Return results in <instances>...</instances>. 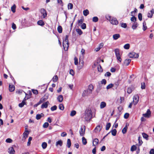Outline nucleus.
Segmentation results:
<instances>
[{
    "mask_svg": "<svg viewBox=\"0 0 154 154\" xmlns=\"http://www.w3.org/2000/svg\"><path fill=\"white\" fill-rule=\"evenodd\" d=\"M85 119L87 121H89L92 118V113L91 109H87L85 111Z\"/></svg>",
    "mask_w": 154,
    "mask_h": 154,
    "instance_id": "f257e3e1",
    "label": "nucleus"
},
{
    "mask_svg": "<svg viewBox=\"0 0 154 154\" xmlns=\"http://www.w3.org/2000/svg\"><path fill=\"white\" fill-rule=\"evenodd\" d=\"M68 37V35H66L63 41V46L65 51L67 50L69 46Z\"/></svg>",
    "mask_w": 154,
    "mask_h": 154,
    "instance_id": "f03ea898",
    "label": "nucleus"
},
{
    "mask_svg": "<svg viewBox=\"0 0 154 154\" xmlns=\"http://www.w3.org/2000/svg\"><path fill=\"white\" fill-rule=\"evenodd\" d=\"M40 12L42 15V18H45L47 15V12L46 10L44 8H41L40 9Z\"/></svg>",
    "mask_w": 154,
    "mask_h": 154,
    "instance_id": "7ed1b4c3",
    "label": "nucleus"
},
{
    "mask_svg": "<svg viewBox=\"0 0 154 154\" xmlns=\"http://www.w3.org/2000/svg\"><path fill=\"white\" fill-rule=\"evenodd\" d=\"M151 112L149 109H148L146 113L143 114V116L146 118H149L151 116Z\"/></svg>",
    "mask_w": 154,
    "mask_h": 154,
    "instance_id": "20e7f679",
    "label": "nucleus"
},
{
    "mask_svg": "<svg viewBox=\"0 0 154 154\" xmlns=\"http://www.w3.org/2000/svg\"><path fill=\"white\" fill-rule=\"evenodd\" d=\"M139 97L137 95H134L133 97V102H134V104L136 105L138 103L139 101Z\"/></svg>",
    "mask_w": 154,
    "mask_h": 154,
    "instance_id": "39448f33",
    "label": "nucleus"
},
{
    "mask_svg": "<svg viewBox=\"0 0 154 154\" xmlns=\"http://www.w3.org/2000/svg\"><path fill=\"white\" fill-rule=\"evenodd\" d=\"M85 126L84 125L83 128L81 127L80 130L79 131L80 135L81 136H83L84 135L85 132Z\"/></svg>",
    "mask_w": 154,
    "mask_h": 154,
    "instance_id": "423d86ee",
    "label": "nucleus"
},
{
    "mask_svg": "<svg viewBox=\"0 0 154 154\" xmlns=\"http://www.w3.org/2000/svg\"><path fill=\"white\" fill-rule=\"evenodd\" d=\"M112 25H117L118 23V21L116 18H112L110 22Z\"/></svg>",
    "mask_w": 154,
    "mask_h": 154,
    "instance_id": "0eeeda50",
    "label": "nucleus"
},
{
    "mask_svg": "<svg viewBox=\"0 0 154 154\" xmlns=\"http://www.w3.org/2000/svg\"><path fill=\"white\" fill-rule=\"evenodd\" d=\"M154 14V10L153 8L148 12L147 14V17L149 18H151L152 17L153 14Z\"/></svg>",
    "mask_w": 154,
    "mask_h": 154,
    "instance_id": "6e6552de",
    "label": "nucleus"
},
{
    "mask_svg": "<svg viewBox=\"0 0 154 154\" xmlns=\"http://www.w3.org/2000/svg\"><path fill=\"white\" fill-rule=\"evenodd\" d=\"M49 104V102L48 101H47L46 102L43 103L41 105V108L42 109H43L44 108H46L48 106V105Z\"/></svg>",
    "mask_w": 154,
    "mask_h": 154,
    "instance_id": "1a4fd4ad",
    "label": "nucleus"
},
{
    "mask_svg": "<svg viewBox=\"0 0 154 154\" xmlns=\"http://www.w3.org/2000/svg\"><path fill=\"white\" fill-rule=\"evenodd\" d=\"M129 125L128 124L126 123L125 126L122 130V132L123 134H125L128 129V126Z\"/></svg>",
    "mask_w": 154,
    "mask_h": 154,
    "instance_id": "9d476101",
    "label": "nucleus"
},
{
    "mask_svg": "<svg viewBox=\"0 0 154 154\" xmlns=\"http://www.w3.org/2000/svg\"><path fill=\"white\" fill-rule=\"evenodd\" d=\"M131 61V60L130 59H125L124 62V63L125 65L127 66L128 65Z\"/></svg>",
    "mask_w": 154,
    "mask_h": 154,
    "instance_id": "9b49d317",
    "label": "nucleus"
},
{
    "mask_svg": "<svg viewBox=\"0 0 154 154\" xmlns=\"http://www.w3.org/2000/svg\"><path fill=\"white\" fill-rule=\"evenodd\" d=\"M114 52L116 57L121 56L120 53L119 49L116 48L115 49Z\"/></svg>",
    "mask_w": 154,
    "mask_h": 154,
    "instance_id": "f8f14e48",
    "label": "nucleus"
},
{
    "mask_svg": "<svg viewBox=\"0 0 154 154\" xmlns=\"http://www.w3.org/2000/svg\"><path fill=\"white\" fill-rule=\"evenodd\" d=\"M102 128V126L98 125L94 129V131L95 132H97V131H96L97 130V131H100L101 130Z\"/></svg>",
    "mask_w": 154,
    "mask_h": 154,
    "instance_id": "ddd939ff",
    "label": "nucleus"
},
{
    "mask_svg": "<svg viewBox=\"0 0 154 154\" xmlns=\"http://www.w3.org/2000/svg\"><path fill=\"white\" fill-rule=\"evenodd\" d=\"M9 91L10 92H11L15 90L14 86L13 85H11L10 84H9Z\"/></svg>",
    "mask_w": 154,
    "mask_h": 154,
    "instance_id": "4468645a",
    "label": "nucleus"
},
{
    "mask_svg": "<svg viewBox=\"0 0 154 154\" xmlns=\"http://www.w3.org/2000/svg\"><path fill=\"white\" fill-rule=\"evenodd\" d=\"M29 134V131L28 130L26 131H25L23 133V138H24L25 139H26L28 137Z\"/></svg>",
    "mask_w": 154,
    "mask_h": 154,
    "instance_id": "2eb2a0df",
    "label": "nucleus"
},
{
    "mask_svg": "<svg viewBox=\"0 0 154 154\" xmlns=\"http://www.w3.org/2000/svg\"><path fill=\"white\" fill-rule=\"evenodd\" d=\"M37 24L39 26H43L45 25V23L42 20H40L37 22Z\"/></svg>",
    "mask_w": 154,
    "mask_h": 154,
    "instance_id": "dca6fc26",
    "label": "nucleus"
},
{
    "mask_svg": "<svg viewBox=\"0 0 154 154\" xmlns=\"http://www.w3.org/2000/svg\"><path fill=\"white\" fill-rule=\"evenodd\" d=\"M120 34H114L113 35V38L114 40H116L120 37Z\"/></svg>",
    "mask_w": 154,
    "mask_h": 154,
    "instance_id": "f3484780",
    "label": "nucleus"
},
{
    "mask_svg": "<svg viewBox=\"0 0 154 154\" xmlns=\"http://www.w3.org/2000/svg\"><path fill=\"white\" fill-rule=\"evenodd\" d=\"M134 87L132 86H131V87H128V88L127 92L128 94H130L131 93L133 90H134Z\"/></svg>",
    "mask_w": 154,
    "mask_h": 154,
    "instance_id": "a211bd4d",
    "label": "nucleus"
},
{
    "mask_svg": "<svg viewBox=\"0 0 154 154\" xmlns=\"http://www.w3.org/2000/svg\"><path fill=\"white\" fill-rule=\"evenodd\" d=\"M63 100V96L62 95H59L57 97V100L60 102H62Z\"/></svg>",
    "mask_w": 154,
    "mask_h": 154,
    "instance_id": "6ab92c4d",
    "label": "nucleus"
},
{
    "mask_svg": "<svg viewBox=\"0 0 154 154\" xmlns=\"http://www.w3.org/2000/svg\"><path fill=\"white\" fill-rule=\"evenodd\" d=\"M8 152L10 154H14L15 153V150L13 147H11L9 148Z\"/></svg>",
    "mask_w": 154,
    "mask_h": 154,
    "instance_id": "aec40b11",
    "label": "nucleus"
},
{
    "mask_svg": "<svg viewBox=\"0 0 154 154\" xmlns=\"http://www.w3.org/2000/svg\"><path fill=\"white\" fill-rule=\"evenodd\" d=\"M88 91H89V94H91L92 93L93 90L94 89V87L92 85H90L88 86Z\"/></svg>",
    "mask_w": 154,
    "mask_h": 154,
    "instance_id": "412c9836",
    "label": "nucleus"
},
{
    "mask_svg": "<svg viewBox=\"0 0 154 154\" xmlns=\"http://www.w3.org/2000/svg\"><path fill=\"white\" fill-rule=\"evenodd\" d=\"M106 106V103L105 102H102L100 104V108L101 109L105 107Z\"/></svg>",
    "mask_w": 154,
    "mask_h": 154,
    "instance_id": "4be33fe9",
    "label": "nucleus"
},
{
    "mask_svg": "<svg viewBox=\"0 0 154 154\" xmlns=\"http://www.w3.org/2000/svg\"><path fill=\"white\" fill-rule=\"evenodd\" d=\"M143 137L147 140H148L149 136L145 133H143L142 134Z\"/></svg>",
    "mask_w": 154,
    "mask_h": 154,
    "instance_id": "5701e85b",
    "label": "nucleus"
},
{
    "mask_svg": "<svg viewBox=\"0 0 154 154\" xmlns=\"http://www.w3.org/2000/svg\"><path fill=\"white\" fill-rule=\"evenodd\" d=\"M110 132H111L113 136H115L116 135L117 133V131L116 129H114L112 130Z\"/></svg>",
    "mask_w": 154,
    "mask_h": 154,
    "instance_id": "b1692460",
    "label": "nucleus"
},
{
    "mask_svg": "<svg viewBox=\"0 0 154 154\" xmlns=\"http://www.w3.org/2000/svg\"><path fill=\"white\" fill-rule=\"evenodd\" d=\"M56 146L60 145V146H61L63 144V142L61 140H59L56 142Z\"/></svg>",
    "mask_w": 154,
    "mask_h": 154,
    "instance_id": "393cba45",
    "label": "nucleus"
},
{
    "mask_svg": "<svg viewBox=\"0 0 154 154\" xmlns=\"http://www.w3.org/2000/svg\"><path fill=\"white\" fill-rule=\"evenodd\" d=\"M138 25L137 23H134L132 25V28L134 30L138 26Z\"/></svg>",
    "mask_w": 154,
    "mask_h": 154,
    "instance_id": "a878e982",
    "label": "nucleus"
},
{
    "mask_svg": "<svg viewBox=\"0 0 154 154\" xmlns=\"http://www.w3.org/2000/svg\"><path fill=\"white\" fill-rule=\"evenodd\" d=\"M131 16H132V17L131 18V21L132 22L135 23L137 21V18L132 14H131Z\"/></svg>",
    "mask_w": 154,
    "mask_h": 154,
    "instance_id": "bb28decb",
    "label": "nucleus"
},
{
    "mask_svg": "<svg viewBox=\"0 0 154 154\" xmlns=\"http://www.w3.org/2000/svg\"><path fill=\"white\" fill-rule=\"evenodd\" d=\"M83 15L86 16H87L89 14V11L88 9H86L83 11Z\"/></svg>",
    "mask_w": 154,
    "mask_h": 154,
    "instance_id": "cd10ccee",
    "label": "nucleus"
},
{
    "mask_svg": "<svg viewBox=\"0 0 154 154\" xmlns=\"http://www.w3.org/2000/svg\"><path fill=\"white\" fill-rule=\"evenodd\" d=\"M143 29L144 31L146 30L147 29V27L146 26V23L145 21H144L143 23Z\"/></svg>",
    "mask_w": 154,
    "mask_h": 154,
    "instance_id": "c85d7f7f",
    "label": "nucleus"
},
{
    "mask_svg": "<svg viewBox=\"0 0 154 154\" xmlns=\"http://www.w3.org/2000/svg\"><path fill=\"white\" fill-rule=\"evenodd\" d=\"M67 146L68 148H69L70 147L71 145V140L69 139H68L67 140Z\"/></svg>",
    "mask_w": 154,
    "mask_h": 154,
    "instance_id": "c756f323",
    "label": "nucleus"
},
{
    "mask_svg": "<svg viewBox=\"0 0 154 154\" xmlns=\"http://www.w3.org/2000/svg\"><path fill=\"white\" fill-rule=\"evenodd\" d=\"M58 79V77L57 75H55L52 78V80L54 82H56Z\"/></svg>",
    "mask_w": 154,
    "mask_h": 154,
    "instance_id": "7c9ffc66",
    "label": "nucleus"
},
{
    "mask_svg": "<svg viewBox=\"0 0 154 154\" xmlns=\"http://www.w3.org/2000/svg\"><path fill=\"white\" fill-rule=\"evenodd\" d=\"M16 8V6L15 4H14L11 7V9L12 11L14 13L15 12V9Z\"/></svg>",
    "mask_w": 154,
    "mask_h": 154,
    "instance_id": "2f4dec72",
    "label": "nucleus"
},
{
    "mask_svg": "<svg viewBox=\"0 0 154 154\" xmlns=\"http://www.w3.org/2000/svg\"><path fill=\"white\" fill-rule=\"evenodd\" d=\"M97 70L98 72H102L103 69L100 64H99L98 65Z\"/></svg>",
    "mask_w": 154,
    "mask_h": 154,
    "instance_id": "473e14b6",
    "label": "nucleus"
},
{
    "mask_svg": "<svg viewBox=\"0 0 154 154\" xmlns=\"http://www.w3.org/2000/svg\"><path fill=\"white\" fill-rule=\"evenodd\" d=\"M57 31L59 33H61L62 32V28L60 26H59L57 27Z\"/></svg>",
    "mask_w": 154,
    "mask_h": 154,
    "instance_id": "72a5a7b5",
    "label": "nucleus"
},
{
    "mask_svg": "<svg viewBox=\"0 0 154 154\" xmlns=\"http://www.w3.org/2000/svg\"><path fill=\"white\" fill-rule=\"evenodd\" d=\"M26 103V102H24V101H22V102L20 103L18 106L20 107H22Z\"/></svg>",
    "mask_w": 154,
    "mask_h": 154,
    "instance_id": "f704fd0d",
    "label": "nucleus"
},
{
    "mask_svg": "<svg viewBox=\"0 0 154 154\" xmlns=\"http://www.w3.org/2000/svg\"><path fill=\"white\" fill-rule=\"evenodd\" d=\"M135 54V53L134 52H131L129 53L128 54V56H129L130 58H134V55Z\"/></svg>",
    "mask_w": 154,
    "mask_h": 154,
    "instance_id": "c9c22d12",
    "label": "nucleus"
},
{
    "mask_svg": "<svg viewBox=\"0 0 154 154\" xmlns=\"http://www.w3.org/2000/svg\"><path fill=\"white\" fill-rule=\"evenodd\" d=\"M76 31L79 35H81L83 33L82 31L80 29H76Z\"/></svg>",
    "mask_w": 154,
    "mask_h": 154,
    "instance_id": "e433bc0d",
    "label": "nucleus"
},
{
    "mask_svg": "<svg viewBox=\"0 0 154 154\" xmlns=\"http://www.w3.org/2000/svg\"><path fill=\"white\" fill-rule=\"evenodd\" d=\"M137 149V147L135 145H133L131 147V151L133 152L136 150Z\"/></svg>",
    "mask_w": 154,
    "mask_h": 154,
    "instance_id": "4c0bfd02",
    "label": "nucleus"
},
{
    "mask_svg": "<svg viewBox=\"0 0 154 154\" xmlns=\"http://www.w3.org/2000/svg\"><path fill=\"white\" fill-rule=\"evenodd\" d=\"M67 7L68 9H72L73 8V5L72 3H69Z\"/></svg>",
    "mask_w": 154,
    "mask_h": 154,
    "instance_id": "58836bf2",
    "label": "nucleus"
},
{
    "mask_svg": "<svg viewBox=\"0 0 154 154\" xmlns=\"http://www.w3.org/2000/svg\"><path fill=\"white\" fill-rule=\"evenodd\" d=\"M82 142L83 144L84 145H86L87 143L86 139L84 137H82Z\"/></svg>",
    "mask_w": 154,
    "mask_h": 154,
    "instance_id": "ea45409f",
    "label": "nucleus"
},
{
    "mask_svg": "<svg viewBox=\"0 0 154 154\" xmlns=\"http://www.w3.org/2000/svg\"><path fill=\"white\" fill-rule=\"evenodd\" d=\"M111 125V124L110 123H108L106 124V130H108L110 128Z\"/></svg>",
    "mask_w": 154,
    "mask_h": 154,
    "instance_id": "a19ab883",
    "label": "nucleus"
},
{
    "mask_svg": "<svg viewBox=\"0 0 154 154\" xmlns=\"http://www.w3.org/2000/svg\"><path fill=\"white\" fill-rule=\"evenodd\" d=\"M106 18L107 19V20H109L110 22L111 20L112 19V17L111 16L109 15H107L106 16Z\"/></svg>",
    "mask_w": 154,
    "mask_h": 154,
    "instance_id": "79ce46f5",
    "label": "nucleus"
},
{
    "mask_svg": "<svg viewBox=\"0 0 154 154\" xmlns=\"http://www.w3.org/2000/svg\"><path fill=\"white\" fill-rule=\"evenodd\" d=\"M42 146L43 149H45L47 147V144L46 143L44 142L42 143Z\"/></svg>",
    "mask_w": 154,
    "mask_h": 154,
    "instance_id": "37998d69",
    "label": "nucleus"
},
{
    "mask_svg": "<svg viewBox=\"0 0 154 154\" xmlns=\"http://www.w3.org/2000/svg\"><path fill=\"white\" fill-rule=\"evenodd\" d=\"M130 48V44H126L124 46V48L125 49H128Z\"/></svg>",
    "mask_w": 154,
    "mask_h": 154,
    "instance_id": "c03bdc74",
    "label": "nucleus"
},
{
    "mask_svg": "<svg viewBox=\"0 0 154 154\" xmlns=\"http://www.w3.org/2000/svg\"><path fill=\"white\" fill-rule=\"evenodd\" d=\"M98 18L97 17H94L92 18V21L94 22H96L98 20Z\"/></svg>",
    "mask_w": 154,
    "mask_h": 154,
    "instance_id": "a18cd8bd",
    "label": "nucleus"
},
{
    "mask_svg": "<svg viewBox=\"0 0 154 154\" xmlns=\"http://www.w3.org/2000/svg\"><path fill=\"white\" fill-rule=\"evenodd\" d=\"M59 109L61 110H63L64 109V106L62 104H60L59 106Z\"/></svg>",
    "mask_w": 154,
    "mask_h": 154,
    "instance_id": "49530a36",
    "label": "nucleus"
},
{
    "mask_svg": "<svg viewBox=\"0 0 154 154\" xmlns=\"http://www.w3.org/2000/svg\"><path fill=\"white\" fill-rule=\"evenodd\" d=\"M32 139V137H29L28 139V142H27V145L29 146L31 144V141Z\"/></svg>",
    "mask_w": 154,
    "mask_h": 154,
    "instance_id": "de8ad7c7",
    "label": "nucleus"
},
{
    "mask_svg": "<svg viewBox=\"0 0 154 154\" xmlns=\"http://www.w3.org/2000/svg\"><path fill=\"white\" fill-rule=\"evenodd\" d=\"M57 107L56 105H54L51 107V111H54L57 109Z\"/></svg>",
    "mask_w": 154,
    "mask_h": 154,
    "instance_id": "09e8293b",
    "label": "nucleus"
},
{
    "mask_svg": "<svg viewBox=\"0 0 154 154\" xmlns=\"http://www.w3.org/2000/svg\"><path fill=\"white\" fill-rule=\"evenodd\" d=\"M81 27L83 29H85L86 28V24L85 23H83L81 24Z\"/></svg>",
    "mask_w": 154,
    "mask_h": 154,
    "instance_id": "8fccbe9b",
    "label": "nucleus"
},
{
    "mask_svg": "<svg viewBox=\"0 0 154 154\" xmlns=\"http://www.w3.org/2000/svg\"><path fill=\"white\" fill-rule=\"evenodd\" d=\"M114 85L112 83L108 85L106 87V89H109L113 86Z\"/></svg>",
    "mask_w": 154,
    "mask_h": 154,
    "instance_id": "3c124183",
    "label": "nucleus"
},
{
    "mask_svg": "<svg viewBox=\"0 0 154 154\" xmlns=\"http://www.w3.org/2000/svg\"><path fill=\"white\" fill-rule=\"evenodd\" d=\"M76 114V112L75 110H72L70 113V116H73Z\"/></svg>",
    "mask_w": 154,
    "mask_h": 154,
    "instance_id": "603ef678",
    "label": "nucleus"
},
{
    "mask_svg": "<svg viewBox=\"0 0 154 154\" xmlns=\"http://www.w3.org/2000/svg\"><path fill=\"white\" fill-rule=\"evenodd\" d=\"M138 18L140 21L142 20V14L141 13H139L138 14Z\"/></svg>",
    "mask_w": 154,
    "mask_h": 154,
    "instance_id": "864d4df0",
    "label": "nucleus"
},
{
    "mask_svg": "<svg viewBox=\"0 0 154 154\" xmlns=\"http://www.w3.org/2000/svg\"><path fill=\"white\" fill-rule=\"evenodd\" d=\"M99 142V140L97 138H95L94 139L93 142V145L94 146H95V145L94 144V143H95L96 144H97Z\"/></svg>",
    "mask_w": 154,
    "mask_h": 154,
    "instance_id": "5fc2aeb1",
    "label": "nucleus"
},
{
    "mask_svg": "<svg viewBox=\"0 0 154 154\" xmlns=\"http://www.w3.org/2000/svg\"><path fill=\"white\" fill-rule=\"evenodd\" d=\"M32 93L35 95H37L38 94V91L37 90L32 89Z\"/></svg>",
    "mask_w": 154,
    "mask_h": 154,
    "instance_id": "6e6d98bb",
    "label": "nucleus"
},
{
    "mask_svg": "<svg viewBox=\"0 0 154 154\" xmlns=\"http://www.w3.org/2000/svg\"><path fill=\"white\" fill-rule=\"evenodd\" d=\"M49 123L47 122H46L43 124V127L44 128H47L49 126Z\"/></svg>",
    "mask_w": 154,
    "mask_h": 154,
    "instance_id": "4d7b16f0",
    "label": "nucleus"
},
{
    "mask_svg": "<svg viewBox=\"0 0 154 154\" xmlns=\"http://www.w3.org/2000/svg\"><path fill=\"white\" fill-rule=\"evenodd\" d=\"M74 64L75 65H77L78 64V59L76 57H75L74 58Z\"/></svg>",
    "mask_w": 154,
    "mask_h": 154,
    "instance_id": "13d9d810",
    "label": "nucleus"
},
{
    "mask_svg": "<svg viewBox=\"0 0 154 154\" xmlns=\"http://www.w3.org/2000/svg\"><path fill=\"white\" fill-rule=\"evenodd\" d=\"M57 3L60 4L61 6H63V2L62 0H57Z\"/></svg>",
    "mask_w": 154,
    "mask_h": 154,
    "instance_id": "bf43d9fd",
    "label": "nucleus"
},
{
    "mask_svg": "<svg viewBox=\"0 0 154 154\" xmlns=\"http://www.w3.org/2000/svg\"><path fill=\"white\" fill-rule=\"evenodd\" d=\"M129 114L128 113H126L124 115V118L125 119H127L129 116Z\"/></svg>",
    "mask_w": 154,
    "mask_h": 154,
    "instance_id": "052dcab7",
    "label": "nucleus"
},
{
    "mask_svg": "<svg viewBox=\"0 0 154 154\" xmlns=\"http://www.w3.org/2000/svg\"><path fill=\"white\" fill-rule=\"evenodd\" d=\"M138 140L139 141V145L141 146L143 143V142L141 140H140V137H138Z\"/></svg>",
    "mask_w": 154,
    "mask_h": 154,
    "instance_id": "680f3d73",
    "label": "nucleus"
},
{
    "mask_svg": "<svg viewBox=\"0 0 154 154\" xmlns=\"http://www.w3.org/2000/svg\"><path fill=\"white\" fill-rule=\"evenodd\" d=\"M111 73L109 72H106V73L105 74V76L109 77L111 75Z\"/></svg>",
    "mask_w": 154,
    "mask_h": 154,
    "instance_id": "e2e57ef3",
    "label": "nucleus"
},
{
    "mask_svg": "<svg viewBox=\"0 0 154 154\" xmlns=\"http://www.w3.org/2000/svg\"><path fill=\"white\" fill-rule=\"evenodd\" d=\"M6 142L8 143H11L12 142V140L10 138H8L6 140Z\"/></svg>",
    "mask_w": 154,
    "mask_h": 154,
    "instance_id": "0e129e2a",
    "label": "nucleus"
},
{
    "mask_svg": "<svg viewBox=\"0 0 154 154\" xmlns=\"http://www.w3.org/2000/svg\"><path fill=\"white\" fill-rule=\"evenodd\" d=\"M121 26L122 27L126 28L127 26V24L126 23H122L121 24Z\"/></svg>",
    "mask_w": 154,
    "mask_h": 154,
    "instance_id": "69168bd1",
    "label": "nucleus"
},
{
    "mask_svg": "<svg viewBox=\"0 0 154 154\" xmlns=\"http://www.w3.org/2000/svg\"><path fill=\"white\" fill-rule=\"evenodd\" d=\"M41 116L40 114H37L36 115V119L37 120H39L41 118Z\"/></svg>",
    "mask_w": 154,
    "mask_h": 154,
    "instance_id": "338daca9",
    "label": "nucleus"
},
{
    "mask_svg": "<svg viewBox=\"0 0 154 154\" xmlns=\"http://www.w3.org/2000/svg\"><path fill=\"white\" fill-rule=\"evenodd\" d=\"M101 82L102 84L105 85L106 83V81L105 79H103L102 80Z\"/></svg>",
    "mask_w": 154,
    "mask_h": 154,
    "instance_id": "774afa93",
    "label": "nucleus"
}]
</instances>
